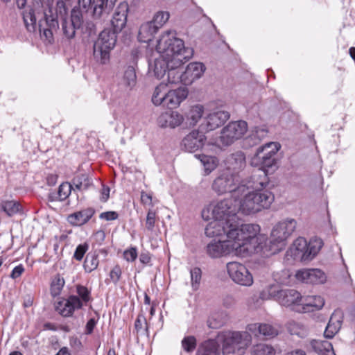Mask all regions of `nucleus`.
Listing matches in <instances>:
<instances>
[{
  "mask_svg": "<svg viewBox=\"0 0 355 355\" xmlns=\"http://www.w3.org/2000/svg\"><path fill=\"white\" fill-rule=\"evenodd\" d=\"M156 50L159 57L149 64L148 73L157 79H162L169 67H182L193 55L191 48H186L184 42L176 37L175 32L168 31L157 41Z\"/></svg>",
  "mask_w": 355,
  "mask_h": 355,
  "instance_id": "f257e3e1",
  "label": "nucleus"
},
{
  "mask_svg": "<svg viewBox=\"0 0 355 355\" xmlns=\"http://www.w3.org/2000/svg\"><path fill=\"white\" fill-rule=\"evenodd\" d=\"M267 171L259 168L250 178L239 182L240 208L242 214H252L270 208L275 200L268 189Z\"/></svg>",
  "mask_w": 355,
  "mask_h": 355,
  "instance_id": "f03ea898",
  "label": "nucleus"
},
{
  "mask_svg": "<svg viewBox=\"0 0 355 355\" xmlns=\"http://www.w3.org/2000/svg\"><path fill=\"white\" fill-rule=\"evenodd\" d=\"M297 221L286 218L276 223L272 229L269 241L265 234H260V227L254 235L250 237L253 253H261L266 256L276 254L285 245L286 240L296 229Z\"/></svg>",
  "mask_w": 355,
  "mask_h": 355,
  "instance_id": "7ed1b4c3",
  "label": "nucleus"
},
{
  "mask_svg": "<svg viewBox=\"0 0 355 355\" xmlns=\"http://www.w3.org/2000/svg\"><path fill=\"white\" fill-rule=\"evenodd\" d=\"M236 230H231L227 233V239L212 241L207 245V253L211 258H220L232 253L237 256L246 257L253 254L248 239H238Z\"/></svg>",
  "mask_w": 355,
  "mask_h": 355,
  "instance_id": "20e7f679",
  "label": "nucleus"
},
{
  "mask_svg": "<svg viewBox=\"0 0 355 355\" xmlns=\"http://www.w3.org/2000/svg\"><path fill=\"white\" fill-rule=\"evenodd\" d=\"M240 199L230 198L213 202L202 209V217L205 220L216 218L229 223L241 224L237 215L239 211L242 213Z\"/></svg>",
  "mask_w": 355,
  "mask_h": 355,
  "instance_id": "39448f33",
  "label": "nucleus"
},
{
  "mask_svg": "<svg viewBox=\"0 0 355 355\" xmlns=\"http://www.w3.org/2000/svg\"><path fill=\"white\" fill-rule=\"evenodd\" d=\"M205 227V234L209 237L220 236L225 235L227 237L229 230H234L238 233V239H248L254 235L258 231L257 224H237L229 223L225 220L211 218Z\"/></svg>",
  "mask_w": 355,
  "mask_h": 355,
  "instance_id": "423d86ee",
  "label": "nucleus"
},
{
  "mask_svg": "<svg viewBox=\"0 0 355 355\" xmlns=\"http://www.w3.org/2000/svg\"><path fill=\"white\" fill-rule=\"evenodd\" d=\"M223 355H243L252 343L251 334L247 331H226L218 336Z\"/></svg>",
  "mask_w": 355,
  "mask_h": 355,
  "instance_id": "0eeeda50",
  "label": "nucleus"
},
{
  "mask_svg": "<svg viewBox=\"0 0 355 355\" xmlns=\"http://www.w3.org/2000/svg\"><path fill=\"white\" fill-rule=\"evenodd\" d=\"M116 33L110 28H105L99 34L93 46V55L97 62L105 64L110 60V51L116 42Z\"/></svg>",
  "mask_w": 355,
  "mask_h": 355,
  "instance_id": "6e6552de",
  "label": "nucleus"
},
{
  "mask_svg": "<svg viewBox=\"0 0 355 355\" xmlns=\"http://www.w3.org/2000/svg\"><path fill=\"white\" fill-rule=\"evenodd\" d=\"M322 244L320 239H313L307 243L304 238L300 237L293 242L289 251L295 259L309 261L319 252Z\"/></svg>",
  "mask_w": 355,
  "mask_h": 355,
  "instance_id": "1a4fd4ad",
  "label": "nucleus"
},
{
  "mask_svg": "<svg viewBox=\"0 0 355 355\" xmlns=\"http://www.w3.org/2000/svg\"><path fill=\"white\" fill-rule=\"evenodd\" d=\"M239 180L236 174L230 172H223L213 181L211 184L212 190L218 195H223L227 193H231V198H240V191H239Z\"/></svg>",
  "mask_w": 355,
  "mask_h": 355,
  "instance_id": "9d476101",
  "label": "nucleus"
},
{
  "mask_svg": "<svg viewBox=\"0 0 355 355\" xmlns=\"http://www.w3.org/2000/svg\"><path fill=\"white\" fill-rule=\"evenodd\" d=\"M279 148L280 145L277 142H268L259 147L252 159V164L266 171L275 166V155Z\"/></svg>",
  "mask_w": 355,
  "mask_h": 355,
  "instance_id": "9b49d317",
  "label": "nucleus"
},
{
  "mask_svg": "<svg viewBox=\"0 0 355 355\" xmlns=\"http://www.w3.org/2000/svg\"><path fill=\"white\" fill-rule=\"evenodd\" d=\"M116 0H78V5L87 10H92L94 19L105 21L112 10Z\"/></svg>",
  "mask_w": 355,
  "mask_h": 355,
  "instance_id": "f8f14e48",
  "label": "nucleus"
},
{
  "mask_svg": "<svg viewBox=\"0 0 355 355\" xmlns=\"http://www.w3.org/2000/svg\"><path fill=\"white\" fill-rule=\"evenodd\" d=\"M248 128V123L245 121H232L222 129L218 143L223 146H229L241 139L247 132Z\"/></svg>",
  "mask_w": 355,
  "mask_h": 355,
  "instance_id": "ddd939ff",
  "label": "nucleus"
},
{
  "mask_svg": "<svg viewBox=\"0 0 355 355\" xmlns=\"http://www.w3.org/2000/svg\"><path fill=\"white\" fill-rule=\"evenodd\" d=\"M226 268L230 278L235 284L246 287L253 284L252 275L245 265L237 261H232L227 263Z\"/></svg>",
  "mask_w": 355,
  "mask_h": 355,
  "instance_id": "4468645a",
  "label": "nucleus"
},
{
  "mask_svg": "<svg viewBox=\"0 0 355 355\" xmlns=\"http://www.w3.org/2000/svg\"><path fill=\"white\" fill-rule=\"evenodd\" d=\"M83 24V17L81 10L78 8L72 9L70 19H64L62 21V29L64 35L68 39L74 37L76 31L79 29Z\"/></svg>",
  "mask_w": 355,
  "mask_h": 355,
  "instance_id": "2eb2a0df",
  "label": "nucleus"
},
{
  "mask_svg": "<svg viewBox=\"0 0 355 355\" xmlns=\"http://www.w3.org/2000/svg\"><path fill=\"white\" fill-rule=\"evenodd\" d=\"M230 117V114L227 111H213L205 117L200 128L206 132L214 130L224 124Z\"/></svg>",
  "mask_w": 355,
  "mask_h": 355,
  "instance_id": "dca6fc26",
  "label": "nucleus"
},
{
  "mask_svg": "<svg viewBox=\"0 0 355 355\" xmlns=\"http://www.w3.org/2000/svg\"><path fill=\"white\" fill-rule=\"evenodd\" d=\"M302 301L301 294L294 289H283L279 293V303L282 306L290 307L292 310L297 312Z\"/></svg>",
  "mask_w": 355,
  "mask_h": 355,
  "instance_id": "f3484780",
  "label": "nucleus"
},
{
  "mask_svg": "<svg viewBox=\"0 0 355 355\" xmlns=\"http://www.w3.org/2000/svg\"><path fill=\"white\" fill-rule=\"evenodd\" d=\"M296 277L306 284H323L327 277L323 271L320 269H303L298 270Z\"/></svg>",
  "mask_w": 355,
  "mask_h": 355,
  "instance_id": "a211bd4d",
  "label": "nucleus"
},
{
  "mask_svg": "<svg viewBox=\"0 0 355 355\" xmlns=\"http://www.w3.org/2000/svg\"><path fill=\"white\" fill-rule=\"evenodd\" d=\"M205 141V136L200 132L193 130L182 140V145L186 151L192 153L201 148Z\"/></svg>",
  "mask_w": 355,
  "mask_h": 355,
  "instance_id": "6ab92c4d",
  "label": "nucleus"
},
{
  "mask_svg": "<svg viewBox=\"0 0 355 355\" xmlns=\"http://www.w3.org/2000/svg\"><path fill=\"white\" fill-rule=\"evenodd\" d=\"M44 18L46 27H44L42 22L40 21L39 24L40 32L44 35L46 40L50 41L53 37V32L58 28V21L52 15V9L50 7L44 10Z\"/></svg>",
  "mask_w": 355,
  "mask_h": 355,
  "instance_id": "aec40b11",
  "label": "nucleus"
},
{
  "mask_svg": "<svg viewBox=\"0 0 355 355\" xmlns=\"http://www.w3.org/2000/svg\"><path fill=\"white\" fill-rule=\"evenodd\" d=\"M83 306L79 297L71 295L67 300H64L58 303L57 311L64 317L71 316L76 309Z\"/></svg>",
  "mask_w": 355,
  "mask_h": 355,
  "instance_id": "412c9836",
  "label": "nucleus"
},
{
  "mask_svg": "<svg viewBox=\"0 0 355 355\" xmlns=\"http://www.w3.org/2000/svg\"><path fill=\"white\" fill-rule=\"evenodd\" d=\"M247 331L258 336L262 335L266 338H271L278 335L277 327L267 323H253L247 326Z\"/></svg>",
  "mask_w": 355,
  "mask_h": 355,
  "instance_id": "4be33fe9",
  "label": "nucleus"
},
{
  "mask_svg": "<svg viewBox=\"0 0 355 355\" xmlns=\"http://www.w3.org/2000/svg\"><path fill=\"white\" fill-rule=\"evenodd\" d=\"M128 12V5L125 2H122L116 8L112 19V25L114 31L119 33L125 26L127 22V16Z\"/></svg>",
  "mask_w": 355,
  "mask_h": 355,
  "instance_id": "5701e85b",
  "label": "nucleus"
},
{
  "mask_svg": "<svg viewBox=\"0 0 355 355\" xmlns=\"http://www.w3.org/2000/svg\"><path fill=\"white\" fill-rule=\"evenodd\" d=\"M324 304V300L320 296L312 295L302 297L300 308L297 309L299 313H309L315 310L321 309Z\"/></svg>",
  "mask_w": 355,
  "mask_h": 355,
  "instance_id": "b1692460",
  "label": "nucleus"
},
{
  "mask_svg": "<svg viewBox=\"0 0 355 355\" xmlns=\"http://www.w3.org/2000/svg\"><path fill=\"white\" fill-rule=\"evenodd\" d=\"M184 118L182 114L176 111H167L159 115L157 119V123L162 128H172L179 126L183 121Z\"/></svg>",
  "mask_w": 355,
  "mask_h": 355,
  "instance_id": "393cba45",
  "label": "nucleus"
},
{
  "mask_svg": "<svg viewBox=\"0 0 355 355\" xmlns=\"http://www.w3.org/2000/svg\"><path fill=\"white\" fill-rule=\"evenodd\" d=\"M205 71V65L201 62H191L188 64L183 75V84H191L195 80L200 78Z\"/></svg>",
  "mask_w": 355,
  "mask_h": 355,
  "instance_id": "a878e982",
  "label": "nucleus"
},
{
  "mask_svg": "<svg viewBox=\"0 0 355 355\" xmlns=\"http://www.w3.org/2000/svg\"><path fill=\"white\" fill-rule=\"evenodd\" d=\"M188 92L184 87L167 92L164 106L170 109L175 108L187 97Z\"/></svg>",
  "mask_w": 355,
  "mask_h": 355,
  "instance_id": "bb28decb",
  "label": "nucleus"
},
{
  "mask_svg": "<svg viewBox=\"0 0 355 355\" xmlns=\"http://www.w3.org/2000/svg\"><path fill=\"white\" fill-rule=\"evenodd\" d=\"M94 213L95 211L92 208L82 209L69 215L67 220L73 226H81L87 223L94 216Z\"/></svg>",
  "mask_w": 355,
  "mask_h": 355,
  "instance_id": "cd10ccee",
  "label": "nucleus"
},
{
  "mask_svg": "<svg viewBox=\"0 0 355 355\" xmlns=\"http://www.w3.org/2000/svg\"><path fill=\"white\" fill-rule=\"evenodd\" d=\"M227 169L233 171H239L245 166V157L242 152H236L230 155L225 161Z\"/></svg>",
  "mask_w": 355,
  "mask_h": 355,
  "instance_id": "c85d7f7f",
  "label": "nucleus"
},
{
  "mask_svg": "<svg viewBox=\"0 0 355 355\" xmlns=\"http://www.w3.org/2000/svg\"><path fill=\"white\" fill-rule=\"evenodd\" d=\"M342 317L338 311H335L331 316L324 332V337L332 338L341 327Z\"/></svg>",
  "mask_w": 355,
  "mask_h": 355,
  "instance_id": "c756f323",
  "label": "nucleus"
},
{
  "mask_svg": "<svg viewBox=\"0 0 355 355\" xmlns=\"http://www.w3.org/2000/svg\"><path fill=\"white\" fill-rule=\"evenodd\" d=\"M158 29L154 26L153 23L147 21L141 25L139 33L138 39L141 42H150L154 35L157 32Z\"/></svg>",
  "mask_w": 355,
  "mask_h": 355,
  "instance_id": "7c9ffc66",
  "label": "nucleus"
},
{
  "mask_svg": "<svg viewBox=\"0 0 355 355\" xmlns=\"http://www.w3.org/2000/svg\"><path fill=\"white\" fill-rule=\"evenodd\" d=\"M311 349L319 355H336L331 343L327 340H312Z\"/></svg>",
  "mask_w": 355,
  "mask_h": 355,
  "instance_id": "2f4dec72",
  "label": "nucleus"
},
{
  "mask_svg": "<svg viewBox=\"0 0 355 355\" xmlns=\"http://www.w3.org/2000/svg\"><path fill=\"white\" fill-rule=\"evenodd\" d=\"M197 355H220L218 343L212 339L203 342L198 349Z\"/></svg>",
  "mask_w": 355,
  "mask_h": 355,
  "instance_id": "473e14b6",
  "label": "nucleus"
},
{
  "mask_svg": "<svg viewBox=\"0 0 355 355\" xmlns=\"http://www.w3.org/2000/svg\"><path fill=\"white\" fill-rule=\"evenodd\" d=\"M268 130L265 127H255L253 128L245 141L250 146H255L259 144L268 136Z\"/></svg>",
  "mask_w": 355,
  "mask_h": 355,
  "instance_id": "72a5a7b5",
  "label": "nucleus"
},
{
  "mask_svg": "<svg viewBox=\"0 0 355 355\" xmlns=\"http://www.w3.org/2000/svg\"><path fill=\"white\" fill-rule=\"evenodd\" d=\"M72 188V184L68 182L62 183L59 186L58 192L50 193L49 198L52 201L64 200L70 195Z\"/></svg>",
  "mask_w": 355,
  "mask_h": 355,
  "instance_id": "f704fd0d",
  "label": "nucleus"
},
{
  "mask_svg": "<svg viewBox=\"0 0 355 355\" xmlns=\"http://www.w3.org/2000/svg\"><path fill=\"white\" fill-rule=\"evenodd\" d=\"M204 112V107L201 105H196L192 106L187 113L186 117L189 123L191 126H194L202 118Z\"/></svg>",
  "mask_w": 355,
  "mask_h": 355,
  "instance_id": "c9c22d12",
  "label": "nucleus"
},
{
  "mask_svg": "<svg viewBox=\"0 0 355 355\" xmlns=\"http://www.w3.org/2000/svg\"><path fill=\"white\" fill-rule=\"evenodd\" d=\"M287 329L292 335H296L300 338H305L309 334V330L301 322L291 321L287 324Z\"/></svg>",
  "mask_w": 355,
  "mask_h": 355,
  "instance_id": "e433bc0d",
  "label": "nucleus"
},
{
  "mask_svg": "<svg viewBox=\"0 0 355 355\" xmlns=\"http://www.w3.org/2000/svg\"><path fill=\"white\" fill-rule=\"evenodd\" d=\"M166 94V84L164 83H162L156 87L153 92L152 96L153 103L157 106L160 105L162 104L164 105Z\"/></svg>",
  "mask_w": 355,
  "mask_h": 355,
  "instance_id": "4c0bfd02",
  "label": "nucleus"
},
{
  "mask_svg": "<svg viewBox=\"0 0 355 355\" xmlns=\"http://www.w3.org/2000/svg\"><path fill=\"white\" fill-rule=\"evenodd\" d=\"M183 75L184 71H182L181 67H169L167 76V84L183 83Z\"/></svg>",
  "mask_w": 355,
  "mask_h": 355,
  "instance_id": "58836bf2",
  "label": "nucleus"
},
{
  "mask_svg": "<svg viewBox=\"0 0 355 355\" xmlns=\"http://www.w3.org/2000/svg\"><path fill=\"white\" fill-rule=\"evenodd\" d=\"M92 184V180L87 174H79L74 177L72 185L78 190L87 189Z\"/></svg>",
  "mask_w": 355,
  "mask_h": 355,
  "instance_id": "ea45409f",
  "label": "nucleus"
},
{
  "mask_svg": "<svg viewBox=\"0 0 355 355\" xmlns=\"http://www.w3.org/2000/svg\"><path fill=\"white\" fill-rule=\"evenodd\" d=\"M2 210L8 216H12L21 211L20 203L15 200H6L1 203Z\"/></svg>",
  "mask_w": 355,
  "mask_h": 355,
  "instance_id": "a19ab883",
  "label": "nucleus"
},
{
  "mask_svg": "<svg viewBox=\"0 0 355 355\" xmlns=\"http://www.w3.org/2000/svg\"><path fill=\"white\" fill-rule=\"evenodd\" d=\"M281 290L277 286L270 285L266 287L259 294V297L263 300L274 299L279 302V293Z\"/></svg>",
  "mask_w": 355,
  "mask_h": 355,
  "instance_id": "79ce46f5",
  "label": "nucleus"
},
{
  "mask_svg": "<svg viewBox=\"0 0 355 355\" xmlns=\"http://www.w3.org/2000/svg\"><path fill=\"white\" fill-rule=\"evenodd\" d=\"M136 81L137 76L135 69L130 66L128 67L123 73L121 84L132 88L135 85Z\"/></svg>",
  "mask_w": 355,
  "mask_h": 355,
  "instance_id": "37998d69",
  "label": "nucleus"
},
{
  "mask_svg": "<svg viewBox=\"0 0 355 355\" xmlns=\"http://www.w3.org/2000/svg\"><path fill=\"white\" fill-rule=\"evenodd\" d=\"M199 158L204 166L206 175L209 174L218 166V159L215 157L202 155H199Z\"/></svg>",
  "mask_w": 355,
  "mask_h": 355,
  "instance_id": "c03bdc74",
  "label": "nucleus"
},
{
  "mask_svg": "<svg viewBox=\"0 0 355 355\" xmlns=\"http://www.w3.org/2000/svg\"><path fill=\"white\" fill-rule=\"evenodd\" d=\"M98 266V254L94 252L88 253L84 262V268L87 272H91L96 270Z\"/></svg>",
  "mask_w": 355,
  "mask_h": 355,
  "instance_id": "a18cd8bd",
  "label": "nucleus"
},
{
  "mask_svg": "<svg viewBox=\"0 0 355 355\" xmlns=\"http://www.w3.org/2000/svg\"><path fill=\"white\" fill-rule=\"evenodd\" d=\"M23 19L26 29L29 32H33L36 28V18L33 10H25L23 12Z\"/></svg>",
  "mask_w": 355,
  "mask_h": 355,
  "instance_id": "49530a36",
  "label": "nucleus"
},
{
  "mask_svg": "<svg viewBox=\"0 0 355 355\" xmlns=\"http://www.w3.org/2000/svg\"><path fill=\"white\" fill-rule=\"evenodd\" d=\"M252 355H275V350L271 346L263 343L256 345L252 350Z\"/></svg>",
  "mask_w": 355,
  "mask_h": 355,
  "instance_id": "de8ad7c7",
  "label": "nucleus"
},
{
  "mask_svg": "<svg viewBox=\"0 0 355 355\" xmlns=\"http://www.w3.org/2000/svg\"><path fill=\"white\" fill-rule=\"evenodd\" d=\"M64 285V280L59 275H55L51 284V293L53 296L58 295Z\"/></svg>",
  "mask_w": 355,
  "mask_h": 355,
  "instance_id": "09e8293b",
  "label": "nucleus"
},
{
  "mask_svg": "<svg viewBox=\"0 0 355 355\" xmlns=\"http://www.w3.org/2000/svg\"><path fill=\"white\" fill-rule=\"evenodd\" d=\"M170 15L166 11H158L153 17L150 22L159 30L169 19Z\"/></svg>",
  "mask_w": 355,
  "mask_h": 355,
  "instance_id": "8fccbe9b",
  "label": "nucleus"
},
{
  "mask_svg": "<svg viewBox=\"0 0 355 355\" xmlns=\"http://www.w3.org/2000/svg\"><path fill=\"white\" fill-rule=\"evenodd\" d=\"M191 284L193 289L196 291L198 289L200 284L202 272L200 268L195 267L190 270Z\"/></svg>",
  "mask_w": 355,
  "mask_h": 355,
  "instance_id": "3c124183",
  "label": "nucleus"
},
{
  "mask_svg": "<svg viewBox=\"0 0 355 355\" xmlns=\"http://www.w3.org/2000/svg\"><path fill=\"white\" fill-rule=\"evenodd\" d=\"M218 315L219 313H213L209 316L207 320V324L209 328L218 329L223 325L224 321L218 319Z\"/></svg>",
  "mask_w": 355,
  "mask_h": 355,
  "instance_id": "603ef678",
  "label": "nucleus"
},
{
  "mask_svg": "<svg viewBox=\"0 0 355 355\" xmlns=\"http://www.w3.org/2000/svg\"><path fill=\"white\" fill-rule=\"evenodd\" d=\"M182 347L187 352H193L196 347V339L193 336L184 338L182 340Z\"/></svg>",
  "mask_w": 355,
  "mask_h": 355,
  "instance_id": "864d4df0",
  "label": "nucleus"
},
{
  "mask_svg": "<svg viewBox=\"0 0 355 355\" xmlns=\"http://www.w3.org/2000/svg\"><path fill=\"white\" fill-rule=\"evenodd\" d=\"M76 292L80 297V300L83 304H86L91 300V293L87 287L82 285H78L76 286Z\"/></svg>",
  "mask_w": 355,
  "mask_h": 355,
  "instance_id": "5fc2aeb1",
  "label": "nucleus"
},
{
  "mask_svg": "<svg viewBox=\"0 0 355 355\" xmlns=\"http://www.w3.org/2000/svg\"><path fill=\"white\" fill-rule=\"evenodd\" d=\"M157 220V214L156 211L150 209L148 211L146 218V228L148 231H153L155 222Z\"/></svg>",
  "mask_w": 355,
  "mask_h": 355,
  "instance_id": "6e6d98bb",
  "label": "nucleus"
},
{
  "mask_svg": "<svg viewBox=\"0 0 355 355\" xmlns=\"http://www.w3.org/2000/svg\"><path fill=\"white\" fill-rule=\"evenodd\" d=\"M89 245L87 243H85L83 244L78 245L75 250L73 257L77 261H81L86 253V252L88 250Z\"/></svg>",
  "mask_w": 355,
  "mask_h": 355,
  "instance_id": "4d7b16f0",
  "label": "nucleus"
},
{
  "mask_svg": "<svg viewBox=\"0 0 355 355\" xmlns=\"http://www.w3.org/2000/svg\"><path fill=\"white\" fill-rule=\"evenodd\" d=\"M55 15L52 12V15L58 19V16L60 15L63 17L67 12V8L64 1L59 0L56 4Z\"/></svg>",
  "mask_w": 355,
  "mask_h": 355,
  "instance_id": "13d9d810",
  "label": "nucleus"
},
{
  "mask_svg": "<svg viewBox=\"0 0 355 355\" xmlns=\"http://www.w3.org/2000/svg\"><path fill=\"white\" fill-rule=\"evenodd\" d=\"M121 269L119 266H115L110 272V278L115 285L119 282L121 276Z\"/></svg>",
  "mask_w": 355,
  "mask_h": 355,
  "instance_id": "bf43d9fd",
  "label": "nucleus"
},
{
  "mask_svg": "<svg viewBox=\"0 0 355 355\" xmlns=\"http://www.w3.org/2000/svg\"><path fill=\"white\" fill-rule=\"evenodd\" d=\"M123 257L128 261H133L137 257V251L136 248H130L125 250L123 252Z\"/></svg>",
  "mask_w": 355,
  "mask_h": 355,
  "instance_id": "052dcab7",
  "label": "nucleus"
},
{
  "mask_svg": "<svg viewBox=\"0 0 355 355\" xmlns=\"http://www.w3.org/2000/svg\"><path fill=\"white\" fill-rule=\"evenodd\" d=\"M99 218L101 219H103V220H107V221H109V220H116L118 218V214L116 211H114L102 212L100 214Z\"/></svg>",
  "mask_w": 355,
  "mask_h": 355,
  "instance_id": "680f3d73",
  "label": "nucleus"
},
{
  "mask_svg": "<svg viewBox=\"0 0 355 355\" xmlns=\"http://www.w3.org/2000/svg\"><path fill=\"white\" fill-rule=\"evenodd\" d=\"M144 325H147L146 320L144 315H139L135 320V327L136 330L139 332L143 329Z\"/></svg>",
  "mask_w": 355,
  "mask_h": 355,
  "instance_id": "e2e57ef3",
  "label": "nucleus"
},
{
  "mask_svg": "<svg viewBox=\"0 0 355 355\" xmlns=\"http://www.w3.org/2000/svg\"><path fill=\"white\" fill-rule=\"evenodd\" d=\"M141 201L144 205L153 206L152 196L150 193L141 191Z\"/></svg>",
  "mask_w": 355,
  "mask_h": 355,
  "instance_id": "0e129e2a",
  "label": "nucleus"
},
{
  "mask_svg": "<svg viewBox=\"0 0 355 355\" xmlns=\"http://www.w3.org/2000/svg\"><path fill=\"white\" fill-rule=\"evenodd\" d=\"M96 324V320L94 318H91L88 320L85 326V334H91Z\"/></svg>",
  "mask_w": 355,
  "mask_h": 355,
  "instance_id": "69168bd1",
  "label": "nucleus"
},
{
  "mask_svg": "<svg viewBox=\"0 0 355 355\" xmlns=\"http://www.w3.org/2000/svg\"><path fill=\"white\" fill-rule=\"evenodd\" d=\"M24 270V268L22 265H19L16 267H15L11 272L10 277L12 279H16L21 276V275L23 273Z\"/></svg>",
  "mask_w": 355,
  "mask_h": 355,
  "instance_id": "338daca9",
  "label": "nucleus"
},
{
  "mask_svg": "<svg viewBox=\"0 0 355 355\" xmlns=\"http://www.w3.org/2000/svg\"><path fill=\"white\" fill-rule=\"evenodd\" d=\"M140 261L144 264H147L150 261V254L148 252H142L139 256Z\"/></svg>",
  "mask_w": 355,
  "mask_h": 355,
  "instance_id": "774afa93",
  "label": "nucleus"
}]
</instances>
